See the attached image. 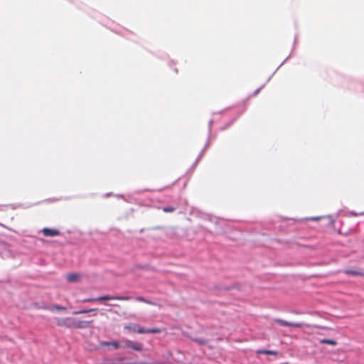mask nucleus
<instances>
[{"instance_id": "nucleus-1", "label": "nucleus", "mask_w": 364, "mask_h": 364, "mask_svg": "<svg viewBox=\"0 0 364 364\" xmlns=\"http://www.w3.org/2000/svg\"><path fill=\"white\" fill-rule=\"evenodd\" d=\"M87 322L77 321L74 318H58L57 325L59 326H65L68 328L76 327L83 328L87 326Z\"/></svg>"}, {"instance_id": "nucleus-2", "label": "nucleus", "mask_w": 364, "mask_h": 364, "mask_svg": "<svg viewBox=\"0 0 364 364\" xmlns=\"http://www.w3.org/2000/svg\"><path fill=\"white\" fill-rule=\"evenodd\" d=\"M125 347L132 348L136 351L143 350V344L139 342H133L130 340L125 339L124 341Z\"/></svg>"}, {"instance_id": "nucleus-3", "label": "nucleus", "mask_w": 364, "mask_h": 364, "mask_svg": "<svg viewBox=\"0 0 364 364\" xmlns=\"http://www.w3.org/2000/svg\"><path fill=\"white\" fill-rule=\"evenodd\" d=\"M130 299L129 296H112L109 295H105L96 298L95 300L98 301H109V300H119V301H128Z\"/></svg>"}, {"instance_id": "nucleus-4", "label": "nucleus", "mask_w": 364, "mask_h": 364, "mask_svg": "<svg viewBox=\"0 0 364 364\" xmlns=\"http://www.w3.org/2000/svg\"><path fill=\"white\" fill-rule=\"evenodd\" d=\"M344 273L348 276L353 277H364V269H347L344 270Z\"/></svg>"}, {"instance_id": "nucleus-5", "label": "nucleus", "mask_w": 364, "mask_h": 364, "mask_svg": "<svg viewBox=\"0 0 364 364\" xmlns=\"http://www.w3.org/2000/svg\"><path fill=\"white\" fill-rule=\"evenodd\" d=\"M275 322L282 326H289L294 328H300L303 326V324L301 323L288 322L280 318L275 319Z\"/></svg>"}, {"instance_id": "nucleus-6", "label": "nucleus", "mask_w": 364, "mask_h": 364, "mask_svg": "<svg viewBox=\"0 0 364 364\" xmlns=\"http://www.w3.org/2000/svg\"><path fill=\"white\" fill-rule=\"evenodd\" d=\"M82 274L80 273H70L66 276V279L68 282H78L80 281Z\"/></svg>"}, {"instance_id": "nucleus-7", "label": "nucleus", "mask_w": 364, "mask_h": 364, "mask_svg": "<svg viewBox=\"0 0 364 364\" xmlns=\"http://www.w3.org/2000/svg\"><path fill=\"white\" fill-rule=\"evenodd\" d=\"M41 232L45 237H53L60 234L57 229H42Z\"/></svg>"}, {"instance_id": "nucleus-8", "label": "nucleus", "mask_w": 364, "mask_h": 364, "mask_svg": "<svg viewBox=\"0 0 364 364\" xmlns=\"http://www.w3.org/2000/svg\"><path fill=\"white\" fill-rule=\"evenodd\" d=\"M100 345L102 346H112L114 349H118L119 348V343L117 341H110V342H108V341H102L100 343Z\"/></svg>"}, {"instance_id": "nucleus-9", "label": "nucleus", "mask_w": 364, "mask_h": 364, "mask_svg": "<svg viewBox=\"0 0 364 364\" xmlns=\"http://www.w3.org/2000/svg\"><path fill=\"white\" fill-rule=\"evenodd\" d=\"M257 354H266V355H277L278 353L274 350H258L256 351Z\"/></svg>"}, {"instance_id": "nucleus-10", "label": "nucleus", "mask_w": 364, "mask_h": 364, "mask_svg": "<svg viewBox=\"0 0 364 364\" xmlns=\"http://www.w3.org/2000/svg\"><path fill=\"white\" fill-rule=\"evenodd\" d=\"M135 299L138 301L143 302V303H145V304H147L149 305H156L155 303H154L148 299H146L145 298H144L142 296H136V297H135Z\"/></svg>"}, {"instance_id": "nucleus-11", "label": "nucleus", "mask_w": 364, "mask_h": 364, "mask_svg": "<svg viewBox=\"0 0 364 364\" xmlns=\"http://www.w3.org/2000/svg\"><path fill=\"white\" fill-rule=\"evenodd\" d=\"M46 309H49V310H58V311H65L66 310V308L64 307V306H60V305H54L51 307H48V308H45Z\"/></svg>"}, {"instance_id": "nucleus-12", "label": "nucleus", "mask_w": 364, "mask_h": 364, "mask_svg": "<svg viewBox=\"0 0 364 364\" xmlns=\"http://www.w3.org/2000/svg\"><path fill=\"white\" fill-rule=\"evenodd\" d=\"M146 329L143 328L139 325H136L134 326V328L133 329V332H137L139 333H146Z\"/></svg>"}, {"instance_id": "nucleus-13", "label": "nucleus", "mask_w": 364, "mask_h": 364, "mask_svg": "<svg viewBox=\"0 0 364 364\" xmlns=\"http://www.w3.org/2000/svg\"><path fill=\"white\" fill-rule=\"evenodd\" d=\"M320 343H323V344H328V345H331V346L336 345V342L335 341L330 340V339H322L320 341Z\"/></svg>"}, {"instance_id": "nucleus-14", "label": "nucleus", "mask_w": 364, "mask_h": 364, "mask_svg": "<svg viewBox=\"0 0 364 364\" xmlns=\"http://www.w3.org/2000/svg\"><path fill=\"white\" fill-rule=\"evenodd\" d=\"M146 332V333H159L161 332V329L158 328H148Z\"/></svg>"}, {"instance_id": "nucleus-15", "label": "nucleus", "mask_w": 364, "mask_h": 364, "mask_svg": "<svg viewBox=\"0 0 364 364\" xmlns=\"http://www.w3.org/2000/svg\"><path fill=\"white\" fill-rule=\"evenodd\" d=\"M162 210L165 213H171L176 210V207H173V206L164 207L162 208Z\"/></svg>"}, {"instance_id": "nucleus-16", "label": "nucleus", "mask_w": 364, "mask_h": 364, "mask_svg": "<svg viewBox=\"0 0 364 364\" xmlns=\"http://www.w3.org/2000/svg\"><path fill=\"white\" fill-rule=\"evenodd\" d=\"M311 220H318V219H324V220H327L328 221V225H333V220L328 218V217H320V218H311Z\"/></svg>"}, {"instance_id": "nucleus-17", "label": "nucleus", "mask_w": 364, "mask_h": 364, "mask_svg": "<svg viewBox=\"0 0 364 364\" xmlns=\"http://www.w3.org/2000/svg\"><path fill=\"white\" fill-rule=\"evenodd\" d=\"M96 311V309H89V310H82V311H75V312H74V314H85V313H88V312H91V311Z\"/></svg>"}, {"instance_id": "nucleus-18", "label": "nucleus", "mask_w": 364, "mask_h": 364, "mask_svg": "<svg viewBox=\"0 0 364 364\" xmlns=\"http://www.w3.org/2000/svg\"><path fill=\"white\" fill-rule=\"evenodd\" d=\"M124 358H119L118 359L117 362L113 364H137L136 363H122Z\"/></svg>"}, {"instance_id": "nucleus-19", "label": "nucleus", "mask_w": 364, "mask_h": 364, "mask_svg": "<svg viewBox=\"0 0 364 364\" xmlns=\"http://www.w3.org/2000/svg\"><path fill=\"white\" fill-rule=\"evenodd\" d=\"M96 298H90V299H85L83 300V302H95L98 301L97 300H95Z\"/></svg>"}, {"instance_id": "nucleus-20", "label": "nucleus", "mask_w": 364, "mask_h": 364, "mask_svg": "<svg viewBox=\"0 0 364 364\" xmlns=\"http://www.w3.org/2000/svg\"><path fill=\"white\" fill-rule=\"evenodd\" d=\"M124 328L130 332H133V329L134 328V327H132V326H126Z\"/></svg>"}]
</instances>
